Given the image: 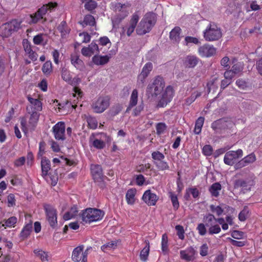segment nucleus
Instances as JSON below:
<instances>
[{"instance_id": "nucleus-15", "label": "nucleus", "mask_w": 262, "mask_h": 262, "mask_svg": "<svg viewBox=\"0 0 262 262\" xmlns=\"http://www.w3.org/2000/svg\"><path fill=\"white\" fill-rule=\"evenodd\" d=\"M39 116H30L28 123L25 117L21 118L20 124L22 131L26 134L28 128H33L38 121Z\"/></svg>"}, {"instance_id": "nucleus-62", "label": "nucleus", "mask_w": 262, "mask_h": 262, "mask_svg": "<svg viewBox=\"0 0 262 262\" xmlns=\"http://www.w3.org/2000/svg\"><path fill=\"white\" fill-rule=\"evenodd\" d=\"M203 154L206 156H210L212 154L213 148L210 145H205L202 149Z\"/></svg>"}, {"instance_id": "nucleus-35", "label": "nucleus", "mask_w": 262, "mask_h": 262, "mask_svg": "<svg viewBox=\"0 0 262 262\" xmlns=\"http://www.w3.org/2000/svg\"><path fill=\"white\" fill-rule=\"evenodd\" d=\"M80 24L83 27L86 26L93 27L96 26V21L94 17L91 14H87L85 15L83 20L80 23Z\"/></svg>"}, {"instance_id": "nucleus-47", "label": "nucleus", "mask_w": 262, "mask_h": 262, "mask_svg": "<svg viewBox=\"0 0 262 262\" xmlns=\"http://www.w3.org/2000/svg\"><path fill=\"white\" fill-rule=\"evenodd\" d=\"M161 250L164 254H167L168 251V236L166 233L162 236Z\"/></svg>"}, {"instance_id": "nucleus-40", "label": "nucleus", "mask_w": 262, "mask_h": 262, "mask_svg": "<svg viewBox=\"0 0 262 262\" xmlns=\"http://www.w3.org/2000/svg\"><path fill=\"white\" fill-rule=\"evenodd\" d=\"M199 58L194 56H188L186 58L185 63L188 68H194L198 63Z\"/></svg>"}, {"instance_id": "nucleus-36", "label": "nucleus", "mask_w": 262, "mask_h": 262, "mask_svg": "<svg viewBox=\"0 0 262 262\" xmlns=\"http://www.w3.org/2000/svg\"><path fill=\"white\" fill-rule=\"evenodd\" d=\"M146 245L145 247L141 251L140 254V259L144 262L146 261L149 253V242L148 240L145 241Z\"/></svg>"}, {"instance_id": "nucleus-59", "label": "nucleus", "mask_w": 262, "mask_h": 262, "mask_svg": "<svg viewBox=\"0 0 262 262\" xmlns=\"http://www.w3.org/2000/svg\"><path fill=\"white\" fill-rule=\"evenodd\" d=\"M46 145V143L43 141H42L39 142V151H38V152L37 154V156H38V158H41L42 157H43V155L45 153Z\"/></svg>"}, {"instance_id": "nucleus-24", "label": "nucleus", "mask_w": 262, "mask_h": 262, "mask_svg": "<svg viewBox=\"0 0 262 262\" xmlns=\"http://www.w3.org/2000/svg\"><path fill=\"white\" fill-rule=\"evenodd\" d=\"M152 68V64L151 62L146 63L142 68L141 73L138 76V81L144 83L145 79L151 71Z\"/></svg>"}, {"instance_id": "nucleus-21", "label": "nucleus", "mask_w": 262, "mask_h": 262, "mask_svg": "<svg viewBox=\"0 0 262 262\" xmlns=\"http://www.w3.org/2000/svg\"><path fill=\"white\" fill-rule=\"evenodd\" d=\"M23 46L26 54L32 61H36L37 59V54L33 51L31 42L27 39L23 40Z\"/></svg>"}, {"instance_id": "nucleus-10", "label": "nucleus", "mask_w": 262, "mask_h": 262, "mask_svg": "<svg viewBox=\"0 0 262 262\" xmlns=\"http://www.w3.org/2000/svg\"><path fill=\"white\" fill-rule=\"evenodd\" d=\"M110 97L108 96H102L94 101L92 104V108L96 113H102L110 106Z\"/></svg>"}, {"instance_id": "nucleus-41", "label": "nucleus", "mask_w": 262, "mask_h": 262, "mask_svg": "<svg viewBox=\"0 0 262 262\" xmlns=\"http://www.w3.org/2000/svg\"><path fill=\"white\" fill-rule=\"evenodd\" d=\"M168 195L169 198L170 199L173 209L174 210H178L179 208L180 205L177 195L175 193V192L172 191L168 192Z\"/></svg>"}, {"instance_id": "nucleus-3", "label": "nucleus", "mask_w": 262, "mask_h": 262, "mask_svg": "<svg viewBox=\"0 0 262 262\" xmlns=\"http://www.w3.org/2000/svg\"><path fill=\"white\" fill-rule=\"evenodd\" d=\"M104 215L102 210L93 208H88L80 214L82 222L85 224H91L101 220Z\"/></svg>"}, {"instance_id": "nucleus-63", "label": "nucleus", "mask_w": 262, "mask_h": 262, "mask_svg": "<svg viewBox=\"0 0 262 262\" xmlns=\"http://www.w3.org/2000/svg\"><path fill=\"white\" fill-rule=\"evenodd\" d=\"M231 236L234 239H242L244 237V233L239 230H233L231 233Z\"/></svg>"}, {"instance_id": "nucleus-44", "label": "nucleus", "mask_w": 262, "mask_h": 262, "mask_svg": "<svg viewBox=\"0 0 262 262\" xmlns=\"http://www.w3.org/2000/svg\"><path fill=\"white\" fill-rule=\"evenodd\" d=\"M205 119L203 117L200 116L195 122L194 132L196 135H199L202 130Z\"/></svg>"}, {"instance_id": "nucleus-34", "label": "nucleus", "mask_w": 262, "mask_h": 262, "mask_svg": "<svg viewBox=\"0 0 262 262\" xmlns=\"http://www.w3.org/2000/svg\"><path fill=\"white\" fill-rule=\"evenodd\" d=\"M136 189L135 188L129 189L126 193L125 198L128 204L133 205L135 202V195L136 194Z\"/></svg>"}, {"instance_id": "nucleus-1", "label": "nucleus", "mask_w": 262, "mask_h": 262, "mask_svg": "<svg viewBox=\"0 0 262 262\" xmlns=\"http://www.w3.org/2000/svg\"><path fill=\"white\" fill-rule=\"evenodd\" d=\"M214 215L211 213L207 214L204 216V223L199 224L196 227L200 235L204 236L206 234V228H208V232L210 235L216 234L221 232V228L219 224H214Z\"/></svg>"}, {"instance_id": "nucleus-46", "label": "nucleus", "mask_w": 262, "mask_h": 262, "mask_svg": "<svg viewBox=\"0 0 262 262\" xmlns=\"http://www.w3.org/2000/svg\"><path fill=\"white\" fill-rule=\"evenodd\" d=\"M17 222V219L16 217L11 216L7 220H3V222L5 223L2 224V226L4 227L5 228L6 227L11 228L14 227Z\"/></svg>"}, {"instance_id": "nucleus-29", "label": "nucleus", "mask_w": 262, "mask_h": 262, "mask_svg": "<svg viewBox=\"0 0 262 262\" xmlns=\"http://www.w3.org/2000/svg\"><path fill=\"white\" fill-rule=\"evenodd\" d=\"M53 103L54 108L57 113L66 110L71 106L73 108L74 107V105H72L71 102L68 101L63 103H59L58 100H55Z\"/></svg>"}, {"instance_id": "nucleus-56", "label": "nucleus", "mask_w": 262, "mask_h": 262, "mask_svg": "<svg viewBox=\"0 0 262 262\" xmlns=\"http://www.w3.org/2000/svg\"><path fill=\"white\" fill-rule=\"evenodd\" d=\"M92 145L95 148L101 149L105 147V143L101 140L95 139L93 141Z\"/></svg>"}, {"instance_id": "nucleus-30", "label": "nucleus", "mask_w": 262, "mask_h": 262, "mask_svg": "<svg viewBox=\"0 0 262 262\" xmlns=\"http://www.w3.org/2000/svg\"><path fill=\"white\" fill-rule=\"evenodd\" d=\"M181 33V29L179 27H174L169 34V38L173 42L179 43L181 40L180 34Z\"/></svg>"}, {"instance_id": "nucleus-20", "label": "nucleus", "mask_w": 262, "mask_h": 262, "mask_svg": "<svg viewBox=\"0 0 262 262\" xmlns=\"http://www.w3.org/2000/svg\"><path fill=\"white\" fill-rule=\"evenodd\" d=\"M198 52L201 57H211L216 53V49L209 44H204L198 49Z\"/></svg>"}, {"instance_id": "nucleus-48", "label": "nucleus", "mask_w": 262, "mask_h": 262, "mask_svg": "<svg viewBox=\"0 0 262 262\" xmlns=\"http://www.w3.org/2000/svg\"><path fill=\"white\" fill-rule=\"evenodd\" d=\"M117 247V241H111L110 242L107 243L103 245L101 247V249L104 252H106L107 250H110L112 249H115Z\"/></svg>"}, {"instance_id": "nucleus-25", "label": "nucleus", "mask_w": 262, "mask_h": 262, "mask_svg": "<svg viewBox=\"0 0 262 262\" xmlns=\"http://www.w3.org/2000/svg\"><path fill=\"white\" fill-rule=\"evenodd\" d=\"M33 221L30 219L28 223L25 224L19 233V237L22 240L27 239L32 231Z\"/></svg>"}, {"instance_id": "nucleus-42", "label": "nucleus", "mask_w": 262, "mask_h": 262, "mask_svg": "<svg viewBox=\"0 0 262 262\" xmlns=\"http://www.w3.org/2000/svg\"><path fill=\"white\" fill-rule=\"evenodd\" d=\"M78 211L76 206L72 207L69 211L66 212L63 215L64 220H69L75 217L78 214Z\"/></svg>"}, {"instance_id": "nucleus-51", "label": "nucleus", "mask_w": 262, "mask_h": 262, "mask_svg": "<svg viewBox=\"0 0 262 262\" xmlns=\"http://www.w3.org/2000/svg\"><path fill=\"white\" fill-rule=\"evenodd\" d=\"M79 38L80 41V43H88L90 41L91 36L88 33L86 32H83L79 34Z\"/></svg>"}, {"instance_id": "nucleus-31", "label": "nucleus", "mask_w": 262, "mask_h": 262, "mask_svg": "<svg viewBox=\"0 0 262 262\" xmlns=\"http://www.w3.org/2000/svg\"><path fill=\"white\" fill-rule=\"evenodd\" d=\"M232 66L231 70L236 75L242 72L244 69L243 62L237 61V59L234 58L232 59Z\"/></svg>"}, {"instance_id": "nucleus-38", "label": "nucleus", "mask_w": 262, "mask_h": 262, "mask_svg": "<svg viewBox=\"0 0 262 262\" xmlns=\"http://www.w3.org/2000/svg\"><path fill=\"white\" fill-rule=\"evenodd\" d=\"M57 30L60 33L62 37L68 34L70 31V29L68 27L67 23L65 21H62L60 23L57 27Z\"/></svg>"}, {"instance_id": "nucleus-26", "label": "nucleus", "mask_w": 262, "mask_h": 262, "mask_svg": "<svg viewBox=\"0 0 262 262\" xmlns=\"http://www.w3.org/2000/svg\"><path fill=\"white\" fill-rule=\"evenodd\" d=\"M33 253L42 262H51V257L48 252L37 248L33 250Z\"/></svg>"}, {"instance_id": "nucleus-60", "label": "nucleus", "mask_w": 262, "mask_h": 262, "mask_svg": "<svg viewBox=\"0 0 262 262\" xmlns=\"http://www.w3.org/2000/svg\"><path fill=\"white\" fill-rule=\"evenodd\" d=\"M227 239L228 240L233 246L237 247H242L246 245V241H238L232 239L230 237H227Z\"/></svg>"}, {"instance_id": "nucleus-54", "label": "nucleus", "mask_w": 262, "mask_h": 262, "mask_svg": "<svg viewBox=\"0 0 262 262\" xmlns=\"http://www.w3.org/2000/svg\"><path fill=\"white\" fill-rule=\"evenodd\" d=\"M166 128L167 126L164 123L160 122L157 123L156 126V134L158 136H160L165 132Z\"/></svg>"}, {"instance_id": "nucleus-6", "label": "nucleus", "mask_w": 262, "mask_h": 262, "mask_svg": "<svg viewBox=\"0 0 262 262\" xmlns=\"http://www.w3.org/2000/svg\"><path fill=\"white\" fill-rule=\"evenodd\" d=\"M51 166V162L47 157L41 158V176L52 186H55L57 183L58 177L49 172Z\"/></svg>"}, {"instance_id": "nucleus-50", "label": "nucleus", "mask_w": 262, "mask_h": 262, "mask_svg": "<svg viewBox=\"0 0 262 262\" xmlns=\"http://www.w3.org/2000/svg\"><path fill=\"white\" fill-rule=\"evenodd\" d=\"M151 156L152 159H153L154 164L156 162L164 160L165 158V156L164 154L158 150L153 151L151 153Z\"/></svg>"}, {"instance_id": "nucleus-32", "label": "nucleus", "mask_w": 262, "mask_h": 262, "mask_svg": "<svg viewBox=\"0 0 262 262\" xmlns=\"http://www.w3.org/2000/svg\"><path fill=\"white\" fill-rule=\"evenodd\" d=\"M109 60L110 57L107 55H95L92 58V61L97 66L105 64L109 61Z\"/></svg>"}, {"instance_id": "nucleus-22", "label": "nucleus", "mask_w": 262, "mask_h": 262, "mask_svg": "<svg viewBox=\"0 0 262 262\" xmlns=\"http://www.w3.org/2000/svg\"><path fill=\"white\" fill-rule=\"evenodd\" d=\"M91 248H88L85 251H83V245L77 246L74 249L72 254V259L74 262H80L82 258H83L84 253H88V250Z\"/></svg>"}, {"instance_id": "nucleus-52", "label": "nucleus", "mask_w": 262, "mask_h": 262, "mask_svg": "<svg viewBox=\"0 0 262 262\" xmlns=\"http://www.w3.org/2000/svg\"><path fill=\"white\" fill-rule=\"evenodd\" d=\"M210 209L213 213H215L217 216H221L224 212V209L220 206H215L214 205H210Z\"/></svg>"}, {"instance_id": "nucleus-11", "label": "nucleus", "mask_w": 262, "mask_h": 262, "mask_svg": "<svg viewBox=\"0 0 262 262\" xmlns=\"http://www.w3.org/2000/svg\"><path fill=\"white\" fill-rule=\"evenodd\" d=\"M46 217L50 225L52 228H55L57 225V210L50 204L43 205Z\"/></svg>"}, {"instance_id": "nucleus-19", "label": "nucleus", "mask_w": 262, "mask_h": 262, "mask_svg": "<svg viewBox=\"0 0 262 262\" xmlns=\"http://www.w3.org/2000/svg\"><path fill=\"white\" fill-rule=\"evenodd\" d=\"M196 251L192 247L189 246L185 250L180 251V256L181 259L186 261H192L195 259Z\"/></svg>"}, {"instance_id": "nucleus-49", "label": "nucleus", "mask_w": 262, "mask_h": 262, "mask_svg": "<svg viewBox=\"0 0 262 262\" xmlns=\"http://www.w3.org/2000/svg\"><path fill=\"white\" fill-rule=\"evenodd\" d=\"M154 164L159 170L164 171L169 169L168 163L163 160L156 162Z\"/></svg>"}, {"instance_id": "nucleus-61", "label": "nucleus", "mask_w": 262, "mask_h": 262, "mask_svg": "<svg viewBox=\"0 0 262 262\" xmlns=\"http://www.w3.org/2000/svg\"><path fill=\"white\" fill-rule=\"evenodd\" d=\"M7 203L8 207H13L16 205V199L15 195L10 193L7 196Z\"/></svg>"}, {"instance_id": "nucleus-18", "label": "nucleus", "mask_w": 262, "mask_h": 262, "mask_svg": "<svg viewBox=\"0 0 262 262\" xmlns=\"http://www.w3.org/2000/svg\"><path fill=\"white\" fill-rule=\"evenodd\" d=\"M91 173L95 182H103L104 176L101 166L98 164H92L91 166Z\"/></svg>"}, {"instance_id": "nucleus-23", "label": "nucleus", "mask_w": 262, "mask_h": 262, "mask_svg": "<svg viewBox=\"0 0 262 262\" xmlns=\"http://www.w3.org/2000/svg\"><path fill=\"white\" fill-rule=\"evenodd\" d=\"M139 16L138 14L135 13L132 16L128 25L123 28V31H126V34L128 36H130L137 26V24L139 21Z\"/></svg>"}, {"instance_id": "nucleus-58", "label": "nucleus", "mask_w": 262, "mask_h": 262, "mask_svg": "<svg viewBox=\"0 0 262 262\" xmlns=\"http://www.w3.org/2000/svg\"><path fill=\"white\" fill-rule=\"evenodd\" d=\"M97 3L93 0H91L90 2H87L85 3L84 5L85 9L89 11H92V10H94L97 7Z\"/></svg>"}, {"instance_id": "nucleus-8", "label": "nucleus", "mask_w": 262, "mask_h": 262, "mask_svg": "<svg viewBox=\"0 0 262 262\" xmlns=\"http://www.w3.org/2000/svg\"><path fill=\"white\" fill-rule=\"evenodd\" d=\"M205 39L208 41L219 40L221 38L222 33L221 29L213 23H211L203 32Z\"/></svg>"}, {"instance_id": "nucleus-37", "label": "nucleus", "mask_w": 262, "mask_h": 262, "mask_svg": "<svg viewBox=\"0 0 262 262\" xmlns=\"http://www.w3.org/2000/svg\"><path fill=\"white\" fill-rule=\"evenodd\" d=\"M202 92L199 91H194L191 95L185 100V104L189 105L192 104L196 98L200 97L202 95Z\"/></svg>"}, {"instance_id": "nucleus-57", "label": "nucleus", "mask_w": 262, "mask_h": 262, "mask_svg": "<svg viewBox=\"0 0 262 262\" xmlns=\"http://www.w3.org/2000/svg\"><path fill=\"white\" fill-rule=\"evenodd\" d=\"M87 122L88 126L90 128L95 129L97 128L98 126V122L94 118L89 116V117L87 118Z\"/></svg>"}, {"instance_id": "nucleus-53", "label": "nucleus", "mask_w": 262, "mask_h": 262, "mask_svg": "<svg viewBox=\"0 0 262 262\" xmlns=\"http://www.w3.org/2000/svg\"><path fill=\"white\" fill-rule=\"evenodd\" d=\"M217 81V79L216 78H214L207 82V86L209 92H210L211 90L214 92L215 90L217 88V84L216 83Z\"/></svg>"}, {"instance_id": "nucleus-16", "label": "nucleus", "mask_w": 262, "mask_h": 262, "mask_svg": "<svg viewBox=\"0 0 262 262\" xmlns=\"http://www.w3.org/2000/svg\"><path fill=\"white\" fill-rule=\"evenodd\" d=\"M159 198L156 193L152 192L151 190L148 189L144 192L142 200L148 206H152L156 205Z\"/></svg>"}, {"instance_id": "nucleus-7", "label": "nucleus", "mask_w": 262, "mask_h": 262, "mask_svg": "<svg viewBox=\"0 0 262 262\" xmlns=\"http://www.w3.org/2000/svg\"><path fill=\"white\" fill-rule=\"evenodd\" d=\"M165 83L164 78L161 76H156L152 82L147 87V93L151 96H157L161 94L165 87Z\"/></svg>"}, {"instance_id": "nucleus-9", "label": "nucleus", "mask_w": 262, "mask_h": 262, "mask_svg": "<svg viewBox=\"0 0 262 262\" xmlns=\"http://www.w3.org/2000/svg\"><path fill=\"white\" fill-rule=\"evenodd\" d=\"M21 21L16 19L3 24L0 27V35L3 37H9L13 32L17 31L20 28Z\"/></svg>"}, {"instance_id": "nucleus-2", "label": "nucleus", "mask_w": 262, "mask_h": 262, "mask_svg": "<svg viewBox=\"0 0 262 262\" xmlns=\"http://www.w3.org/2000/svg\"><path fill=\"white\" fill-rule=\"evenodd\" d=\"M254 175L245 178L236 179L233 181V188L239 190L242 193H247L254 187L256 183Z\"/></svg>"}, {"instance_id": "nucleus-64", "label": "nucleus", "mask_w": 262, "mask_h": 262, "mask_svg": "<svg viewBox=\"0 0 262 262\" xmlns=\"http://www.w3.org/2000/svg\"><path fill=\"white\" fill-rule=\"evenodd\" d=\"M176 229L177 231V235L179 238L182 240L184 239L185 236L183 227L181 225H177Z\"/></svg>"}, {"instance_id": "nucleus-43", "label": "nucleus", "mask_w": 262, "mask_h": 262, "mask_svg": "<svg viewBox=\"0 0 262 262\" xmlns=\"http://www.w3.org/2000/svg\"><path fill=\"white\" fill-rule=\"evenodd\" d=\"M41 70L46 76L50 75L53 71V66L50 60H48L42 65Z\"/></svg>"}, {"instance_id": "nucleus-13", "label": "nucleus", "mask_w": 262, "mask_h": 262, "mask_svg": "<svg viewBox=\"0 0 262 262\" xmlns=\"http://www.w3.org/2000/svg\"><path fill=\"white\" fill-rule=\"evenodd\" d=\"M243 152L241 149H238L236 151H229L224 156V162L226 164L232 166L235 164L238 158L243 156Z\"/></svg>"}, {"instance_id": "nucleus-4", "label": "nucleus", "mask_w": 262, "mask_h": 262, "mask_svg": "<svg viewBox=\"0 0 262 262\" xmlns=\"http://www.w3.org/2000/svg\"><path fill=\"white\" fill-rule=\"evenodd\" d=\"M156 21L155 15L150 13L146 14L142 19L136 29L138 35H142L149 32Z\"/></svg>"}, {"instance_id": "nucleus-45", "label": "nucleus", "mask_w": 262, "mask_h": 262, "mask_svg": "<svg viewBox=\"0 0 262 262\" xmlns=\"http://www.w3.org/2000/svg\"><path fill=\"white\" fill-rule=\"evenodd\" d=\"M250 215V210L249 208L245 206L243 209L238 214V220L241 222L245 221Z\"/></svg>"}, {"instance_id": "nucleus-39", "label": "nucleus", "mask_w": 262, "mask_h": 262, "mask_svg": "<svg viewBox=\"0 0 262 262\" xmlns=\"http://www.w3.org/2000/svg\"><path fill=\"white\" fill-rule=\"evenodd\" d=\"M138 101V91L136 89H135L133 91L132 93L131 94L129 105V106L126 108L125 113H128V110L132 107L135 106Z\"/></svg>"}, {"instance_id": "nucleus-17", "label": "nucleus", "mask_w": 262, "mask_h": 262, "mask_svg": "<svg viewBox=\"0 0 262 262\" xmlns=\"http://www.w3.org/2000/svg\"><path fill=\"white\" fill-rule=\"evenodd\" d=\"M65 129V124L62 122H59L53 126V134L57 140L63 141L66 139Z\"/></svg>"}, {"instance_id": "nucleus-12", "label": "nucleus", "mask_w": 262, "mask_h": 262, "mask_svg": "<svg viewBox=\"0 0 262 262\" xmlns=\"http://www.w3.org/2000/svg\"><path fill=\"white\" fill-rule=\"evenodd\" d=\"M174 94L173 87L171 85L167 86L163 93H161V96L158 102V106L162 107L165 106L172 100Z\"/></svg>"}, {"instance_id": "nucleus-28", "label": "nucleus", "mask_w": 262, "mask_h": 262, "mask_svg": "<svg viewBox=\"0 0 262 262\" xmlns=\"http://www.w3.org/2000/svg\"><path fill=\"white\" fill-rule=\"evenodd\" d=\"M71 62L77 70L82 71L84 68L83 61L79 58V56L76 54H71Z\"/></svg>"}, {"instance_id": "nucleus-14", "label": "nucleus", "mask_w": 262, "mask_h": 262, "mask_svg": "<svg viewBox=\"0 0 262 262\" xmlns=\"http://www.w3.org/2000/svg\"><path fill=\"white\" fill-rule=\"evenodd\" d=\"M30 104L27 106V110L29 115H37V113L42 110V103L38 99L28 97Z\"/></svg>"}, {"instance_id": "nucleus-5", "label": "nucleus", "mask_w": 262, "mask_h": 262, "mask_svg": "<svg viewBox=\"0 0 262 262\" xmlns=\"http://www.w3.org/2000/svg\"><path fill=\"white\" fill-rule=\"evenodd\" d=\"M57 6L56 3H49L48 4L44 5L35 12L31 14V22L33 24H36L39 22L44 23L47 21L46 15L48 11L50 12Z\"/></svg>"}, {"instance_id": "nucleus-33", "label": "nucleus", "mask_w": 262, "mask_h": 262, "mask_svg": "<svg viewBox=\"0 0 262 262\" xmlns=\"http://www.w3.org/2000/svg\"><path fill=\"white\" fill-rule=\"evenodd\" d=\"M221 189V184L219 182H215L213 183L209 188V191L212 196L217 198L220 195V191Z\"/></svg>"}, {"instance_id": "nucleus-55", "label": "nucleus", "mask_w": 262, "mask_h": 262, "mask_svg": "<svg viewBox=\"0 0 262 262\" xmlns=\"http://www.w3.org/2000/svg\"><path fill=\"white\" fill-rule=\"evenodd\" d=\"M243 162L247 165L253 163L256 161V156L254 153H251L242 159Z\"/></svg>"}, {"instance_id": "nucleus-27", "label": "nucleus", "mask_w": 262, "mask_h": 262, "mask_svg": "<svg viewBox=\"0 0 262 262\" xmlns=\"http://www.w3.org/2000/svg\"><path fill=\"white\" fill-rule=\"evenodd\" d=\"M61 78L63 80L72 85H75L76 83H77L80 81V79L79 78H75L72 80L70 72L66 68H63L61 70Z\"/></svg>"}]
</instances>
